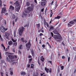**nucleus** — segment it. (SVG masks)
Listing matches in <instances>:
<instances>
[{
  "label": "nucleus",
  "mask_w": 76,
  "mask_h": 76,
  "mask_svg": "<svg viewBox=\"0 0 76 76\" xmlns=\"http://www.w3.org/2000/svg\"><path fill=\"white\" fill-rule=\"evenodd\" d=\"M61 70H63L64 69V66H61Z\"/></svg>",
  "instance_id": "nucleus-42"
},
{
  "label": "nucleus",
  "mask_w": 76,
  "mask_h": 76,
  "mask_svg": "<svg viewBox=\"0 0 76 76\" xmlns=\"http://www.w3.org/2000/svg\"><path fill=\"white\" fill-rule=\"evenodd\" d=\"M41 5L42 7H44L45 6V2H41Z\"/></svg>",
  "instance_id": "nucleus-14"
},
{
  "label": "nucleus",
  "mask_w": 76,
  "mask_h": 76,
  "mask_svg": "<svg viewBox=\"0 0 76 76\" xmlns=\"http://www.w3.org/2000/svg\"><path fill=\"white\" fill-rule=\"evenodd\" d=\"M5 54L6 55V56H8L9 54V53L8 52H5Z\"/></svg>",
  "instance_id": "nucleus-39"
},
{
  "label": "nucleus",
  "mask_w": 76,
  "mask_h": 76,
  "mask_svg": "<svg viewBox=\"0 0 76 76\" xmlns=\"http://www.w3.org/2000/svg\"><path fill=\"white\" fill-rule=\"evenodd\" d=\"M1 31L2 32L4 33L5 32V28L1 26L0 28Z\"/></svg>",
  "instance_id": "nucleus-8"
},
{
  "label": "nucleus",
  "mask_w": 76,
  "mask_h": 76,
  "mask_svg": "<svg viewBox=\"0 0 76 76\" xmlns=\"http://www.w3.org/2000/svg\"><path fill=\"white\" fill-rule=\"evenodd\" d=\"M31 53L32 56H34L35 55V53H34V50L33 49L31 50Z\"/></svg>",
  "instance_id": "nucleus-16"
},
{
  "label": "nucleus",
  "mask_w": 76,
  "mask_h": 76,
  "mask_svg": "<svg viewBox=\"0 0 76 76\" xmlns=\"http://www.w3.org/2000/svg\"><path fill=\"white\" fill-rule=\"evenodd\" d=\"M14 37H16V31H14Z\"/></svg>",
  "instance_id": "nucleus-32"
},
{
  "label": "nucleus",
  "mask_w": 76,
  "mask_h": 76,
  "mask_svg": "<svg viewBox=\"0 0 76 76\" xmlns=\"http://www.w3.org/2000/svg\"><path fill=\"white\" fill-rule=\"evenodd\" d=\"M14 4L16 5L15 10L18 12H19L20 9V7H18L16 8V7H18L19 6V2L18 1H16L14 3Z\"/></svg>",
  "instance_id": "nucleus-1"
},
{
  "label": "nucleus",
  "mask_w": 76,
  "mask_h": 76,
  "mask_svg": "<svg viewBox=\"0 0 76 76\" xmlns=\"http://www.w3.org/2000/svg\"><path fill=\"white\" fill-rule=\"evenodd\" d=\"M58 6V5H57V1L56 2V4H55V9H56V8Z\"/></svg>",
  "instance_id": "nucleus-35"
},
{
  "label": "nucleus",
  "mask_w": 76,
  "mask_h": 76,
  "mask_svg": "<svg viewBox=\"0 0 76 76\" xmlns=\"http://www.w3.org/2000/svg\"><path fill=\"white\" fill-rule=\"evenodd\" d=\"M31 8H32L33 9V8H34V4H31Z\"/></svg>",
  "instance_id": "nucleus-43"
},
{
  "label": "nucleus",
  "mask_w": 76,
  "mask_h": 76,
  "mask_svg": "<svg viewBox=\"0 0 76 76\" xmlns=\"http://www.w3.org/2000/svg\"><path fill=\"white\" fill-rule=\"evenodd\" d=\"M32 60V58H31V59H29V63H31V62Z\"/></svg>",
  "instance_id": "nucleus-33"
},
{
  "label": "nucleus",
  "mask_w": 76,
  "mask_h": 76,
  "mask_svg": "<svg viewBox=\"0 0 76 76\" xmlns=\"http://www.w3.org/2000/svg\"><path fill=\"white\" fill-rule=\"evenodd\" d=\"M45 45H42V47H43V48H45Z\"/></svg>",
  "instance_id": "nucleus-62"
},
{
  "label": "nucleus",
  "mask_w": 76,
  "mask_h": 76,
  "mask_svg": "<svg viewBox=\"0 0 76 76\" xmlns=\"http://www.w3.org/2000/svg\"><path fill=\"white\" fill-rule=\"evenodd\" d=\"M37 62L39 66H40V65H41V63H40V62H39V60H38Z\"/></svg>",
  "instance_id": "nucleus-41"
},
{
  "label": "nucleus",
  "mask_w": 76,
  "mask_h": 76,
  "mask_svg": "<svg viewBox=\"0 0 76 76\" xmlns=\"http://www.w3.org/2000/svg\"><path fill=\"white\" fill-rule=\"evenodd\" d=\"M73 26V25L71 24L69 22L68 23V27H71Z\"/></svg>",
  "instance_id": "nucleus-21"
},
{
  "label": "nucleus",
  "mask_w": 76,
  "mask_h": 76,
  "mask_svg": "<svg viewBox=\"0 0 76 76\" xmlns=\"http://www.w3.org/2000/svg\"><path fill=\"white\" fill-rule=\"evenodd\" d=\"M53 32L54 34H56V35H58L59 33L58 32V31H57V30H55L53 31Z\"/></svg>",
  "instance_id": "nucleus-13"
},
{
  "label": "nucleus",
  "mask_w": 76,
  "mask_h": 76,
  "mask_svg": "<svg viewBox=\"0 0 76 76\" xmlns=\"http://www.w3.org/2000/svg\"><path fill=\"white\" fill-rule=\"evenodd\" d=\"M45 70L46 71V72L48 73V71H49V69L45 67Z\"/></svg>",
  "instance_id": "nucleus-19"
},
{
  "label": "nucleus",
  "mask_w": 76,
  "mask_h": 76,
  "mask_svg": "<svg viewBox=\"0 0 76 76\" xmlns=\"http://www.w3.org/2000/svg\"><path fill=\"white\" fill-rule=\"evenodd\" d=\"M13 44V42L12 41H10L8 42V45H12Z\"/></svg>",
  "instance_id": "nucleus-18"
},
{
  "label": "nucleus",
  "mask_w": 76,
  "mask_h": 76,
  "mask_svg": "<svg viewBox=\"0 0 76 76\" xmlns=\"http://www.w3.org/2000/svg\"><path fill=\"white\" fill-rule=\"evenodd\" d=\"M8 57L10 58V60H12L13 59V56L12 55H10L8 56Z\"/></svg>",
  "instance_id": "nucleus-11"
},
{
  "label": "nucleus",
  "mask_w": 76,
  "mask_h": 76,
  "mask_svg": "<svg viewBox=\"0 0 76 76\" xmlns=\"http://www.w3.org/2000/svg\"><path fill=\"white\" fill-rule=\"evenodd\" d=\"M29 27V24H28L27 25H26L25 26H24V27Z\"/></svg>",
  "instance_id": "nucleus-44"
},
{
  "label": "nucleus",
  "mask_w": 76,
  "mask_h": 76,
  "mask_svg": "<svg viewBox=\"0 0 76 76\" xmlns=\"http://www.w3.org/2000/svg\"><path fill=\"white\" fill-rule=\"evenodd\" d=\"M45 74V72H43L42 74L41 73L40 74V76H43V75H44Z\"/></svg>",
  "instance_id": "nucleus-47"
},
{
  "label": "nucleus",
  "mask_w": 76,
  "mask_h": 76,
  "mask_svg": "<svg viewBox=\"0 0 76 76\" xmlns=\"http://www.w3.org/2000/svg\"><path fill=\"white\" fill-rule=\"evenodd\" d=\"M44 8L42 9L41 10V12H44Z\"/></svg>",
  "instance_id": "nucleus-56"
},
{
  "label": "nucleus",
  "mask_w": 76,
  "mask_h": 76,
  "mask_svg": "<svg viewBox=\"0 0 76 76\" xmlns=\"http://www.w3.org/2000/svg\"><path fill=\"white\" fill-rule=\"evenodd\" d=\"M6 8H3L2 9L1 12V13L2 14V13H5V12H6Z\"/></svg>",
  "instance_id": "nucleus-9"
},
{
  "label": "nucleus",
  "mask_w": 76,
  "mask_h": 76,
  "mask_svg": "<svg viewBox=\"0 0 76 76\" xmlns=\"http://www.w3.org/2000/svg\"><path fill=\"white\" fill-rule=\"evenodd\" d=\"M43 22H44V25H45V26H46V25L47 27H48V28H50V26H49V24H48V23L45 20H44Z\"/></svg>",
  "instance_id": "nucleus-5"
},
{
  "label": "nucleus",
  "mask_w": 76,
  "mask_h": 76,
  "mask_svg": "<svg viewBox=\"0 0 76 76\" xmlns=\"http://www.w3.org/2000/svg\"><path fill=\"white\" fill-rule=\"evenodd\" d=\"M73 50H74L75 51L76 50V47H73Z\"/></svg>",
  "instance_id": "nucleus-51"
},
{
  "label": "nucleus",
  "mask_w": 76,
  "mask_h": 76,
  "mask_svg": "<svg viewBox=\"0 0 76 76\" xmlns=\"http://www.w3.org/2000/svg\"><path fill=\"white\" fill-rule=\"evenodd\" d=\"M22 45H20L19 46V49H20V50L22 49Z\"/></svg>",
  "instance_id": "nucleus-31"
},
{
  "label": "nucleus",
  "mask_w": 76,
  "mask_h": 76,
  "mask_svg": "<svg viewBox=\"0 0 76 76\" xmlns=\"http://www.w3.org/2000/svg\"><path fill=\"white\" fill-rule=\"evenodd\" d=\"M10 75H13V72L12 70H11L10 71Z\"/></svg>",
  "instance_id": "nucleus-29"
},
{
  "label": "nucleus",
  "mask_w": 76,
  "mask_h": 76,
  "mask_svg": "<svg viewBox=\"0 0 76 76\" xmlns=\"http://www.w3.org/2000/svg\"><path fill=\"white\" fill-rule=\"evenodd\" d=\"M57 71L58 72H60V69L59 68V66H58V69Z\"/></svg>",
  "instance_id": "nucleus-63"
},
{
  "label": "nucleus",
  "mask_w": 76,
  "mask_h": 76,
  "mask_svg": "<svg viewBox=\"0 0 76 76\" xmlns=\"http://www.w3.org/2000/svg\"><path fill=\"white\" fill-rule=\"evenodd\" d=\"M48 62H49V63H50L51 65H52V62H51V61H49Z\"/></svg>",
  "instance_id": "nucleus-53"
},
{
  "label": "nucleus",
  "mask_w": 76,
  "mask_h": 76,
  "mask_svg": "<svg viewBox=\"0 0 76 76\" xmlns=\"http://www.w3.org/2000/svg\"><path fill=\"white\" fill-rule=\"evenodd\" d=\"M14 19H15V15H12V16L11 18V19L12 20H13Z\"/></svg>",
  "instance_id": "nucleus-23"
},
{
  "label": "nucleus",
  "mask_w": 76,
  "mask_h": 76,
  "mask_svg": "<svg viewBox=\"0 0 76 76\" xmlns=\"http://www.w3.org/2000/svg\"><path fill=\"white\" fill-rule=\"evenodd\" d=\"M40 60L41 61L44 62V58L43 57V56H42L41 58H40Z\"/></svg>",
  "instance_id": "nucleus-20"
},
{
  "label": "nucleus",
  "mask_w": 76,
  "mask_h": 76,
  "mask_svg": "<svg viewBox=\"0 0 76 76\" xmlns=\"http://www.w3.org/2000/svg\"><path fill=\"white\" fill-rule=\"evenodd\" d=\"M43 35V34L42 33H40L39 34V36H42Z\"/></svg>",
  "instance_id": "nucleus-59"
},
{
  "label": "nucleus",
  "mask_w": 76,
  "mask_h": 76,
  "mask_svg": "<svg viewBox=\"0 0 76 76\" xmlns=\"http://www.w3.org/2000/svg\"><path fill=\"white\" fill-rule=\"evenodd\" d=\"M70 57H69L68 58V62H69V61H70Z\"/></svg>",
  "instance_id": "nucleus-45"
},
{
  "label": "nucleus",
  "mask_w": 76,
  "mask_h": 76,
  "mask_svg": "<svg viewBox=\"0 0 76 76\" xmlns=\"http://www.w3.org/2000/svg\"><path fill=\"white\" fill-rule=\"evenodd\" d=\"M69 23L72 24H74L75 22L73 21V20H72L69 22Z\"/></svg>",
  "instance_id": "nucleus-25"
},
{
  "label": "nucleus",
  "mask_w": 76,
  "mask_h": 76,
  "mask_svg": "<svg viewBox=\"0 0 76 76\" xmlns=\"http://www.w3.org/2000/svg\"><path fill=\"white\" fill-rule=\"evenodd\" d=\"M1 76H3V72H1Z\"/></svg>",
  "instance_id": "nucleus-61"
},
{
  "label": "nucleus",
  "mask_w": 76,
  "mask_h": 76,
  "mask_svg": "<svg viewBox=\"0 0 76 76\" xmlns=\"http://www.w3.org/2000/svg\"><path fill=\"white\" fill-rule=\"evenodd\" d=\"M50 34H51L52 36V37H53V36L54 35V34H53V33L51 32H50Z\"/></svg>",
  "instance_id": "nucleus-49"
},
{
  "label": "nucleus",
  "mask_w": 76,
  "mask_h": 76,
  "mask_svg": "<svg viewBox=\"0 0 76 76\" xmlns=\"http://www.w3.org/2000/svg\"><path fill=\"white\" fill-rule=\"evenodd\" d=\"M6 60L7 61H8V62H10V63L12 62H13V60H11L10 59H9L8 58V57L6 56Z\"/></svg>",
  "instance_id": "nucleus-7"
},
{
  "label": "nucleus",
  "mask_w": 76,
  "mask_h": 76,
  "mask_svg": "<svg viewBox=\"0 0 76 76\" xmlns=\"http://www.w3.org/2000/svg\"><path fill=\"white\" fill-rule=\"evenodd\" d=\"M64 42H62V44L63 45V46H65V44H64V43H63Z\"/></svg>",
  "instance_id": "nucleus-52"
},
{
  "label": "nucleus",
  "mask_w": 76,
  "mask_h": 76,
  "mask_svg": "<svg viewBox=\"0 0 76 76\" xmlns=\"http://www.w3.org/2000/svg\"><path fill=\"white\" fill-rule=\"evenodd\" d=\"M2 6V2H1V0H0V7H1Z\"/></svg>",
  "instance_id": "nucleus-34"
},
{
  "label": "nucleus",
  "mask_w": 76,
  "mask_h": 76,
  "mask_svg": "<svg viewBox=\"0 0 76 76\" xmlns=\"http://www.w3.org/2000/svg\"><path fill=\"white\" fill-rule=\"evenodd\" d=\"M34 65L33 64H31L30 68L31 69V68L33 69V68H34Z\"/></svg>",
  "instance_id": "nucleus-26"
},
{
  "label": "nucleus",
  "mask_w": 76,
  "mask_h": 76,
  "mask_svg": "<svg viewBox=\"0 0 76 76\" xmlns=\"http://www.w3.org/2000/svg\"><path fill=\"white\" fill-rule=\"evenodd\" d=\"M27 9L29 10V11H30V12H32V10L33 8H32L31 7H28L27 8Z\"/></svg>",
  "instance_id": "nucleus-12"
},
{
  "label": "nucleus",
  "mask_w": 76,
  "mask_h": 76,
  "mask_svg": "<svg viewBox=\"0 0 76 76\" xmlns=\"http://www.w3.org/2000/svg\"><path fill=\"white\" fill-rule=\"evenodd\" d=\"M66 58V57L64 56H62V59H64L65 58Z\"/></svg>",
  "instance_id": "nucleus-48"
},
{
  "label": "nucleus",
  "mask_w": 76,
  "mask_h": 76,
  "mask_svg": "<svg viewBox=\"0 0 76 76\" xmlns=\"http://www.w3.org/2000/svg\"><path fill=\"white\" fill-rule=\"evenodd\" d=\"M54 28L53 27V26H50V27L49 30V31H50L51 30H54Z\"/></svg>",
  "instance_id": "nucleus-15"
},
{
  "label": "nucleus",
  "mask_w": 76,
  "mask_h": 76,
  "mask_svg": "<svg viewBox=\"0 0 76 76\" xmlns=\"http://www.w3.org/2000/svg\"><path fill=\"white\" fill-rule=\"evenodd\" d=\"M21 40L23 42H25V41H24V38H21Z\"/></svg>",
  "instance_id": "nucleus-36"
},
{
  "label": "nucleus",
  "mask_w": 76,
  "mask_h": 76,
  "mask_svg": "<svg viewBox=\"0 0 76 76\" xmlns=\"http://www.w3.org/2000/svg\"><path fill=\"white\" fill-rule=\"evenodd\" d=\"M29 12L28 10L25 11L23 13L22 15L23 16H27V14L25 13H29Z\"/></svg>",
  "instance_id": "nucleus-6"
},
{
  "label": "nucleus",
  "mask_w": 76,
  "mask_h": 76,
  "mask_svg": "<svg viewBox=\"0 0 76 76\" xmlns=\"http://www.w3.org/2000/svg\"><path fill=\"white\" fill-rule=\"evenodd\" d=\"M37 62L39 66H40V65H41V63H40V62H39V60H38Z\"/></svg>",
  "instance_id": "nucleus-40"
},
{
  "label": "nucleus",
  "mask_w": 76,
  "mask_h": 76,
  "mask_svg": "<svg viewBox=\"0 0 76 76\" xmlns=\"http://www.w3.org/2000/svg\"><path fill=\"white\" fill-rule=\"evenodd\" d=\"M13 59L14 58H17V56L16 55H14V56H13Z\"/></svg>",
  "instance_id": "nucleus-46"
},
{
  "label": "nucleus",
  "mask_w": 76,
  "mask_h": 76,
  "mask_svg": "<svg viewBox=\"0 0 76 76\" xmlns=\"http://www.w3.org/2000/svg\"><path fill=\"white\" fill-rule=\"evenodd\" d=\"M12 41H13V42H16V40H15L13 39H12Z\"/></svg>",
  "instance_id": "nucleus-37"
},
{
  "label": "nucleus",
  "mask_w": 76,
  "mask_h": 76,
  "mask_svg": "<svg viewBox=\"0 0 76 76\" xmlns=\"http://www.w3.org/2000/svg\"><path fill=\"white\" fill-rule=\"evenodd\" d=\"M27 66L28 68H29L30 67V65H29V64H28L27 65Z\"/></svg>",
  "instance_id": "nucleus-60"
},
{
  "label": "nucleus",
  "mask_w": 76,
  "mask_h": 76,
  "mask_svg": "<svg viewBox=\"0 0 76 76\" xmlns=\"http://www.w3.org/2000/svg\"><path fill=\"white\" fill-rule=\"evenodd\" d=\"M54 38L55 39H60V40H63V38L61 36L54 35Z\"/></svg>",
  "instance_id": "nucleus-4"
},
{
  "label": "nucleus",
  "mask_w": 76,
  "mask_h": 76,
  "mask_svg": "<svg viewBox=\"0 0 76 76\" xmlns=\"http://www.w3.org/2000/svg\"><path fill=\"white\" fill-rule=\"evenodd\" d=\"M17 44H18L17 42H15V43H13V46H15L16 47V46H17Z\"/></svg>",
  "instance_id": "nucleus-30"
},
{
  "label": "nucleus",
  "mask_w": 76,
  "mask_h": 76,
  "mask_svg": "<svg viewBox=\"0 0 76 76\" xmlns=\"http://www.w3.org/2000/svg\"><path fill=\"white\" fill-rule=\"evenodd\" d=\"M2 57H1V53H0V59L2 58Z\"/></svg>",
  "instance_id": "nucleus-55"
},
{
  "label": "nucleus",
  "mask_w": 76,
  "mask_h": 76,
  "mask_svg": "<svg viewBox=\"0 0 76 76\" xmlns=\"http://www.w3.org/2000/svg\"><path fill=\"white\" fill-rule=\"evenodd\" d=\"M9 9L11 10H14V9H15V7L12 6V5H10V7Z\"/></svg>",
  "instance_id": "nucleus-10"
},
{
  "label": "nucleus",
  "mask_w": 76,
  "mask_h": 76,
  "mask_svg": "<svg viewBox=\"0 0 76 76\" xmlns=\"http://www.w3.org/2000/svg\"><path fill=\"white\" fill-rule=\"evenodd\" d=\"M12 24H13V26H14V25H15V21H13L12 22Z\"/></svg>",
  "instance_id": "nucleus-54"
},
{
  "label": "nucleus",
  "mask_w": 76,
  "mask_h": 76,
  "mask_svg": "<svg viewBox=\"0 0 76 76\" xmlns=\"http://www.w3.org/2000/svg\"><path fill=\"white\" fill-rule=\"evenodd\" d=\"M26 5L27 6H30V3L29 2H27L26 3Z\"/></svg>",
  "instance_id": "nucleus-24"
},
{
  "label": "nucleus",
  "mask_w": 76,
  "mask_h": 76,
  "mask_svg": "<svg viewBox=\"0 0 76 76\" xmlns=\"http://www.w3.org/2000/svg\"><path fill=\"white\" fill-rule=\"evenodd\" d=\"M28 58H32V56H31V55H30L29 56H28Z\"/></svg>",
  "instance_id": "nucleus-64"
},
{
  "label": "nucleus",
  "mask_w": 76,
  "mask_h": 76,
  "mask_svg": "<svg viewBox=\"0 0 76 76\" xmlns=\"http://www.w3.org/2000/svg\"><path fill=\"white\" fill-rule=\"evenodd\" d=\"M73 20L74 22V23H76V19H74Z\"/></svg>",
  "instance_id": "nucleus-57"
},
{
  "label": "nucleus",
  "mask_w": 76,
  "mask_h": 76,
  "mask_svg": "<svg viewBox=\"0 0 76 76\" xmlns=\"http://www.w3.org/2000/svg\"><path fill=\"white\" fill-rule=\"evenodd\" d=\"M53 3H54V1H52V2L50 3V4H51V5H52V4H53Z\"/></svg>",
  "instance_id": "nucleus-58"
},
{
  "label": "nucleus",
  "mask_w": 76,
  "mask_h": 76,
  "mask_svg": "<svg viewBox=\"0 0 76 76\" xmlns=\"http://www.w3.org/2000/svg\"><path fill=\"white\" fill-rule=\"evenodd\" d=\"M26 45V47H27V49L28 50H29L30 49V48H31V40H29L28 42V43H27Z\"/></svg>",
  "instance_id": "nucleus-3"
},
{
  "label": "nucleus",
  "mask_w": 76,
  "mask_h": 76,
  "mask_svg": "<svg viewBox=\"0 0 76 76\" xmlns=\"http://www.w3.org/2000/svg\"><path fill=\"white\" fill-rule=\"evenodd\" d=\"M7 33L5 34V35L6 37V39H7V40H9L10 39L9 38V37L8 36H7Z\"/></svg>",
  "instance_id": "nucleus-17"
},
{
  "label": "nucleus",
  "mask_w": 76,
  "mask_h": 76,
  "mask_svg": "<svg viewBox=\"0 0 76 76\" xmlns=\"http://www.w3.org/2000/svg\"><path fill=\"white\" fill-rule=\"evenodd\" d=\"M62 15H63V11L61 12L59 14V15H60V16H62Z\"/></svg>",
  "instance_id": "nucleus-38"
},
{
  "label": "nucleus",
  "mask_w": 76,
  "mask_h": 76,
  "mask_svg": "<svg viewBox=\"0 0 76 76\" xmlns=\"http://www.w3.org/2000/svg\"><path fill=\"white\" fill-rule=\"evenodd\" d=\"M24 30H25V28L23 26L18 29V34L19 36H22V34H23V32Z\"/></svg>",
  "instance_id": "nucleus-2"
},
{
  "label": "nucleus",
  "mask_w": 76,
  "mask_h": 76,
  "mask_svg": "<svg viewBox=\"0 0 76 76\" xmlns=\"http://www.w3.org/2000/svg\"><path fill=\"white\" fill-rule=\"evenodd\" d=\"M26 73L25 72H22L21 73V75H23V76H25V75H26Z\"/></svg>",
  "instance_id": "nucleus-28"
},
{
  "label": "nucleus",
  "mask_w": 76,
  "mask_h": 76,
  "mask_svg": "<svg viewBox=\"0 0 76 76\" xmlns=\"http://www.w3.org/2000/svg\"><path fill=\"white\" fill-rule=\"evenodd\" d=\"M61 18V17L60 16H58L57 17H55L54 19H60Z\"/></svg>",
  "instance_id": "nucleus-22"
},
{
  "label": "nucleus",
  "mask_w": 76,
  "mask_h": 76,
  "mask_svg": "<svg viewBox=\"0 0 76 76\" xmlns=\"http://www.w3.org/2000/svg\"><path fill=\"white\" fill-rule=\"evenodd\" d=\"M36 25L37 26V27L38 28V29H39V27L41 25L39 23V24H36Z\"/></svg>",
  "instance_id": "nucleus-27"
},
{
  "label": "nucleus",
  "mask_w": 76,
  "mask_h": 76,
  "mask_svg": "<svg viewBox=\"0 0 76 76\" xmlns=\"http://www.w3.org/2000/svg\"><path fill=\"white\" fill-rule=\"evenodd\" d=\"M18 18H16L15 19V22H17V21H18Z\"/></svg>",
  "instance_id": "nucleus-50"
}]
</instances>
